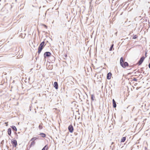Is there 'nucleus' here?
I'll return each mask as SVG.
<instances>
[{
  "label": "nucleus",
  "instance_id": "f257e3e1",
  "mask_svg": "<svg viewBox=\"0 0 150 150\" xmlns=\"http://www.w3.org/2000/svg\"><path fill=\"white\" fill-rule=\"evenodd\" d=\"M120 64L121 66L123 68H125L126 67L128 66V64L127 62H124L123 58L121 57L120 59Z\"/></svg>",
  "mask_w": 150,
  "mask_h": 150
},
{
  "label": "nucleus",
  "instance_id": "f03ea898",
  "mask_svg": "<svg viewBox=\"0 0 150 150\" xmlns=\"http://www.w3.org/2000/svg\"><path fill=\"white\" fill-rule=\"evenodd\" d=\"M51 53L49 52H46L44 54V59H46V57H49L50 56Z\"/></svg>",
  "mask_w": 150,
  "mask_h": 150
},
{
  "label": "nucleus",
  "instance_id": "7ed1b4c3",
  "mask_svg": "<svg viewBox=\"0 0 150 150\" xmlns=\"http://www.w3.org/2000/svg\"><path fill=\"white\" fill-rule=\"evenodd\" d=\"M144 59L145 57L144 56L140 58L137 64L139 65H140L143 62Z\"/></svg>",
  "mask_w": 150,
  "mask_h": 150
},
{
  "label": "nucleus",
  "instance_id": "20e7f679",
  "mask_svg": "<svg viewBox=\"0 0 150 150\" xmlns=\"http://www.w3.org/2000/svg\"><path fill=\"white\" fill-rule=\"evenodd\" d=\"M11 144H12L13 146V147H16L17 145V142L16 140H13L11 141Z\"/></svg>",
  "mask_w": 150,
  "mask_h": 150
},
{
  "label": "nucleus",
  "instance_id": "39448f33",
  "mask_svg": "<svg viewBox=\"0 0 150 150\" xmlns=\"http://www.w3.org/2000/svg\"><path fill=\"white\" fill-rule=\"evenodd\" d=\"M68 130L70 133H72L74 130V128L72 125H70L69 126Z\"/></svg>",
  "mask_w": 150,
  "mask_h": 150
},
{
  "label": "nucleus",
  "instance_id": "423d86ee",
  "mask_svg": "<svg viewBox=\"0 0 150 150\" xmlns=\"http://www.w3.org/2000/svg\"><path fill=\"white\" fill-rule=\"evenodd\" d=\"M44 47L42 46H40L39 45L38 48V54H40L41 52V51L43 49Z\"/></svg>",
  "mask_w": 150,
  "mask_h": 150
},
{
  "label": "nucleus",
  "instance_id": "0eeeda50",
  "mask_svg": "<svg viewBox=\"0 0 150 150\" xmlns=\"http://www.w3.org/2000/svg\"><path fill=\"white\" fill-rule=\"evenodd\" d=\"M112 75V74L111 72L108 73L107 76V78L108 79H111V76Z\"/></svg>",
  "mask_w": 150,
  "mask_h": 150
},
{
  "label": "nucleus",
  "instance_id": "6e6552de",
  "mask_svg": "<svg viewBox=\"0 0 150 150\" xmlns=\"http://www.w3.org/2000/svg\"><path fill=\"white\" fill-rule=\"evenodd\" d=\"M54 86L56 89L58 88V84L57 82H55L54 83Z\"/></svg>",
  "mask_w": 150,
  "mask_h": 150
},
{
  "label": "nucleus",
  "instance_id": "1a4fd4ad",
  "mask_svg": "<svg viewBox=\"0 0 150 150\" xmlns=\"http://www.w3.org/2000/svg\"><path fill=\"white\" fill-rule=\"evenodd\" d=\"M113 106V108H115L116 107V102L114 99H112Z\"/></svg>",
  "mask_w": 150,
  "mask_h": 150
},
{
  "label": "nucleus",
  "instance_id": "9d476101",
  "mask_svg": "<svg viewBox=\"0 0 150 150\" xmlns=\"http://www.w3.org/2000/svg\"><path fill=\"white\" fill-rule=\"evenodd\" d=\"M8 133L9 135L11 136V129L10 128H9L8 129Z\"/></svg>",
  "mask_w": 150,
  "mask_h": 150
},
{
  "label": "nucleus",
  "instance_id": "9b49d317",
  "mask_svg": "<svg viewBox=\"0 0 150 150\" xmlns=\"http://www.w3.org/2000/svg\"><path fill=\"white\" fill-rule=\"evenodd\" d=\"M48 147L47 145H46L42 149V150H47Z\"/></svg>",
  "mask_w": 150,
  "mask_h": 150
},
{
  "label": "nucleus",
  "instance_id": "f8f14e48",
  "mask_svg": "<svg viewBox=\"0 0 150 150\" xmlns=\"http://www.w3.org/2000/svg\"><path fill=\"white\" fill-rule=\"evenodd\" d=\"M126 138L125 137H124L122 138L121 140V142H124L126 140Z\"/></svg>",
  "mask_w": 150,
  "mask_h": 150
},
{
  "label": "nucleus",
  "instance_id": "ddd939ff",
  "mask_svg": "<svg viewBox=\"0 0 150 150\" xmlns=\"http://www.w3.org/2000/svg\"><path fill=\"white\" fill-rule=\"evenodd\" d=\"M11 127L12 128V129H13V130L15 131H17V129L15 126L13 125L12 126H11Z\"/></svg>",
  "mask_w": 150,
  "mask_h": 150
},
{
  "label": "nucleus",
  "instance_id": "4468645a",
  "mask_svg": "<svg viewBox=\"0 0 150 150\" xmlns=\"http://www.w3.org/2000/svg\"><path fill=\"white\" fill-rule=\"evenodd\" d=\"M35 141H32L30 145V147L33 146L35 144Z\"/></svg>",
  "mask_w": 150,
  "mask_h": 150
},
{
  "label": "nucleus",
  "instance_id": "2eb2a0df",
  "mask_svg": "<svg viewBox=\"0 0 150 150\" xmlns=\"http://www.w3.org/2000/svg\"><path fill=\"white\" fill-rule=\"evenodd\" d=\"M39 135H40V136H41L42 137H46V134L44 133H40Z\"/></svg>",
  "mask_w": 150,
  "mask_h": 150
},
{
  "label": "nucleus",
  "instance_id": "dca6fc26",
  "mask_svg": "<svg viewBox=\"0 0 150 150\" xmlns=\"http://www.w3.org/2000/svg\"><path fill=\"white\" fill-rule=\"evenodd\" d=\"M37 139H38V138L36 137H33L31 139L30 141H34L36 140Z\"/></svg>",
  "mask_w": 150,
  "mask_h": 150
},
{
  "label": "nucleus",
  "instance_id": "f3484780",
  "mask_svg": "<svg viewBox=\"0 0 150 150\" xmlns=\"http://www.w3.org/2000/svg\"><path fill=\"white\" fill-rule=\"evenodd\" d=\"M95 98V96L94 95L92 94L91 95V100L92 101H93L94 100Z\"/></svg>",
  "mask_w": 150,
  "mask_h": 150
},
{
  "label": "nucleus",
  "instance_id": "a211bd4d",
  "mask_svg": "<svg viewBox=\"0 0 150 150\" xmlns=\"http://www.w3.org/2000/svg\"><path fill=\"white\" fill-rule=\"evenodd\" d=\"M44 44L45 42L44 41H43L40 44V46L44 47V46H45Z\"/></svg>",
  "mask_w": 150,
  "mask_h": 150
},
{
  "label": "nucleus",
  "instance_id": "6ab92c4d",
  "mask_svg": "<svg viewBox=\"0 0 150 150\" xmlns=\"http://www.w3.org/2000/svg\"><path fill=\"white\" fill-rule=\"evenodd\" d=\"M113 46H114V45L113 44H112L111 45V47H110V49H109V50L110 51H111L112 50V49L113 47Z\"/></svg>",
  "mask_w": 150,
  "mask_h": 150
},
{
  "label": "nucleus",
  "instance_id": "aec40b11",
  "mask_svg": "<svg viewBox=\"0 0 150 150\" xmlns=\"http://www.w3.org/2000/svg\"><path fill=\"white\" fill-rule=\"evenodd\" d=\"M137 36L136 35H135L133 36V37L132 38L133 39H135L137 38Z\"/></svg>",
  "mask_w": 150,
  "mask_h": 150
},
{
  "label": "nucleus",
  "instance_id": "412c9836",
  "mask_svg": "<svg viewBox=\"0 0 150 150\" xmlns=\"http://www.w3.org/2000/svg\"><path fill=\"white\" fill-rule=\"evenodd\" d=\"M39 128L40 129H42V127L40 124L39 126Z\"/></svg>",
  "mask_w": 150,
  "mask_h": 150
},
{
  "label": "nucleus",
  "instance_id": "4be33fe9",
  "mask_svg": "<svg viewBox=\"0 0 150 150\" xmlns=\"http://www.w3.org/2000/svg\"><path fill=\"white\" fill-rule=\"evenodd\" d=\"M133 80L134 81H137V79L136 78H134L133 79Z\"/></svg>",
  "mask_w": 150,
  "mask_h": 150
},
{
  "label": "nucleus",
  "instance_id": "5701e85b",
  "mask_svg": "<svg viewBox=\"0 0 150 150\" xmlns=\"http://www.w3.org/2000/svg\"><path fill=\"white\" fill-rule=\"evenodd\" d=\"M147 54V53L146 52H145V56L146 57V54Z\"/></svg>",
  "mask_w": 150,
  "mask_h": 150
},
{
  "label": "nucleus",
  "instance_id": "b1692460",
  "mask_svg": "<svg viewBox=\"0 0 150 150\" xmlns=\"http://www.w3.org/2000/svg\"><path fill=\"white\" fill-rule=\"evenodd\" d=\"M149 67L150 69V63L149 64Z\"/></svg>",
  "mask_w": 150,
  "mask_h": 150
},
{
  "label": "nucleus",
  "instance_id": "393cba45",
  "mask_svg": "<svg viewBox=\"0 0 150 150\" xmlns=\"http://www.w3.org/2000/svg\"><path fill=\"white\" fill-rule=\"evenodd\" d=\"M64 56H65V58H66L67 57V54L65 55Z\"/></svg>",
  "mask_w": 150,
  "mask_h": 150
},
{
  "label": "nucleus",
  "instance_id": "a878e982",
  "mask_svg": "<svg viewBox=\"0 0 150 150\" xmlns=\"http://www.w3.org/2000/svg\"><path fill=\"white\" fill-rule=\"evenodd\" d=\"M4 142V141H2L1 142V144H3Z\"/></svg>",
  "mask_w": 150,
  "mask_h": 150
},
{
  "label": "nucleus",
  "instance_id": "bb28decb",
  "mask_svg": "<svg viewBox=\"0 0 150 150\" xmlns=\"http://www.w3.org/2000/svg\"><path fill=\"white\" fill-rule=\"evenodd\" d=\"M45 27L46 28H47V26H46V25H45Z\"/></svg>",
  "mask_w": 150,
  "mask_h": 150
},
{
  "label": "nucleus",
  "instance_id": "cd10ccee",
  "mask_svg": "<svg viewBox=\"0 0 150 150\" xmlns=\"http://www.w3.org/2000/svg\"><path fill=\"white\" fill-rule=\"evenodd\" d=\"M134 107L133 108V109H134Z\"/></svg>",
  "mask_w": 150,
  "mask_h": 150
},
{
  "label": "nucleus",
  "instance_id": "c85d7f7f",
  "mask_svg": "<svg viewBox=\"0 0 150 150\" xmlns=\"http://www.w3.org/2000/svg\"><path fill=\"white\" fill-rule=\"evenodd\" d=\"M113 143V142H112V144Z\"/></svg>",
  "mask_w": 150,
  "mask_h": 150
},
{
  "label": "nucleus",
  "instance_id": "c756f323",
  "mask_svg": "<svg viewBox=\"0 0 150 150\" xmlns=\"http://www.w3.org/2000/svg\"><path fill=\"white\" fill-rule=\"evenodd\" d=\"M15 1H16H16H17V0H15Z\"/></svg>",
  "mask_w": 150,
  "mask_h": 150
},
{
  "label": "nucleus",
  "instance_id": "7c9ffc66",
  "mask_svg": "<svg viewBox=\"0 0 150 150\" xmlns=\"http://www.w3.org/2000/svg\"><path fill=\"white\" fill-rule=\"evenodd\" d=\"M64 59H66V58H64Z\"/></svg>",
  "mask_w": 150,
  "mask_h": 150
}]
</instances>
